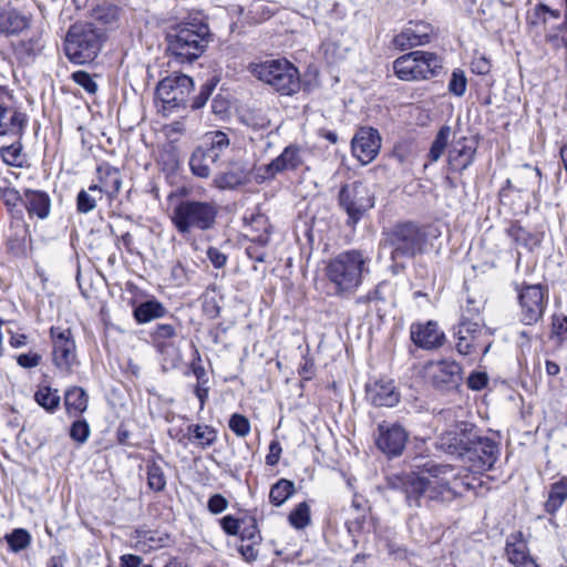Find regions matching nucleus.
Instances as JSON below:
<instances>
[{"mask_svg": "<svg viewBox=\"0 0 567 567\" xmlns=\"http://www.w3.org/2000/svg\"><path fill=\"white\" fill-rule=\"evenodd\" d=\"M439 445L446 453L460 457L473 474L492 470L501 454L498 443L480 435L467 422L455 423L445 430L440 435Z\"/></svg>", "mask_w": 567, "mask_h": 567, "instance_id": "1", "label": "nucleus"}, {"mask_svg": "<svg viewBox=\"0 0 567 567\" xmlns=\"http://www.w3.org/2000/svg\"><path fill=\"white\" fill-rule=\"evenodd\" d=\"M450 478L453 475H449V465L427 463L419 474L398 476L394 486L403 491L410 506H420L422 496L441 502L455 499Z\"/></svg>", "mask_w": 567, "mask_h": 567, "instance_id": "2", "label": "nucleus"}, {"mask_svg": "<svg viewBox=\"0 0 567 567\" xmlns=\"http://www.w3.org/2000/svg\"><path fill=\"white\" fill-rule=\"evenodd\" d=\"M208 24L199 17H189L166 32V52L179 63L197 60L210 42Z\"/></svg>", "mask_w": 567, "mask_h": 567, "instance_id": "3", "label": "nucleus"}, {"mask_svg": "<svg viewBox=\"0 0 567 567\" xmlns=\"http://www.w3.org/2000/svg\"><path fill=\"white\" fill-rule=\"evenodd\" d=\"M370 258L358 249H350L330 259L326 274L334 286L337 295H352L361 286L364 275L369 274Z\"/></svg>", "mask_w": 567, "mask_h": 567, "instance_id": "4", "label": "nucleus"}, {"mask_svg": "<svg viewBox=\"0 0 567 567\" xmlns=\"http://www.w3.org/2000/svg\"><path fill=\"white\" fill-rule=\"evenodd\" d=\"M383 235L384 246L390 249L391 259L398 264H403L427 249L424 229L411 221L396 224Z\"/></svg>", "mask_w": 567, "mask_h": 567, "instance_id": "5", "label": "nucleus"}, {"mask_svg": "<svg viewBox=\"0 0 567 567\" xmlns=\"http://www.w3.org/2000/svg\"><path fill=\"white\" fill-rule=\"evenodd\" d=\"M217 213L213 202L183 199L173 207L169 217L178 234L186 238L194 230L210 229L216 223Z\"/></svg>", "mask_w": 567, "mask_h": 567, "instance_id": "6", "label": "nucleus"}, {"mask_svg": "<svg viewBox=\"0 0 567 567\" xmlns=\"http://www.w3.org/2000/svg\"><path fill=\"white\" fill-rule=\"evenodd\" d=\"M250 73L281 95L290 96L300 90L298 69L287 60H267L249 65Z\"/></svg>", "mask_w": 567, "mask_h": 567, "instance_id": "7", "label": "nucleus"}, {"mask_svg": "<svg viewBox=\"0 0 567 567\" xmlns=\"http://www.w3.org/2000/svg\"><path fill=\"white\" fill-rule=\"evenodd\" d=\"M102 47V34L89 23H75L68 31L64 51L68 59L75 64L93 61Z\"/></svg>", "mask_w": 567, "mask_h": 567, "instance_id": "8", "label": "nucleus"}, {"mask_svg": "<svg viewBox=\"0 0 567 567\" xmlns=\"http://www.w3.org/2000/svg\"><path fill=\"white\" fill-rule=\"evenodd\" d=\"M442 60L432 52L413 51L393 62L395 75L402 81L427 80L442 70Z\"/></svg>", "mask_w": 567, "mask_h": 567, "instance_id": "9", "label": "nucleus"}, {"mask_svg": "<svg viewBox=\"0 0 567 567\" xmlns=\"http://www.w3.org/2000/svg\"><path fill=\"white\" fill-rule=\"evenodd\" d=\"M338 202L348 216L347 224L354 227L374 207V194L365 183L355 181L340 188Z\"/></svg>", "mask_w": 567, "mask_h": 567, "instance_id": "10", "label": "nucleus"}, {"mask_svg": "<svg viewBox=\"0 0 567 567\" xmlns=\"http://www.w3.org/2000/svg\"><path fill=\"white\" fill-rule=\"evenodd\" d=\"M310 152L307 147L290 144L274 158L270 163L262 165L256 169L255 179L258 183H264L268 179H274L277 175L285 172H296L307 166Z\"/></svg>", "mask_w": 567, "mask_h": 567, "instance_id": "11", "label": "nucleus"}, {"mask_svg": "<svg viewBox=\"0 0 567 567\" xmlns=\"http://www.w3.org/2000/svg\"><path fill=\"white\" fill-rule=\"evenodd\" d=\"M456 350L462 355L482 352L485 354L491 348V334L481 322L462 319L455 328Z\"/></svg>", "mask_w": 567, "mask_h": 567, "instance_id": "12", "label": "nucleus"}, {"mask_svg": "<svg viewBox=\"0 0 567 567\" xmlns=\"http://www.w3.org/2000/svg\"><path fill=\"white\" fill-rule=\"evenodd\" d=\"M193 87L192 78L186 74L173 73L157 84L156 96L165 110H172L186 104Z\"/></svg>", "mask_w": 567, "mask_h": 567, "instance_id": "13", "label": "nucleus"}, {"mask_svg": "<svg viewBox=\"0 0 567 567\" xmlns=\"http://www.w3.org/2000/svg\"><path fill=\"white\" fill-rule=\"evenodd\" d=\"M547 295L540 285L525 286L518 293L519 320L524 324H535L544 316Z\"/></svg>", "mask_w": 567, "mask_h": 567, "instance_id": "14", "label": "nucleus"}, {"mask_svg": "<svg viewBox=\"0 0 567 567\" xmlns=\"http://www.w3.org/2000/svg\"><path fill=\"white\" fill-rule=\"evenodd\" d=\"M27 115L16 105L13 94L0 85V136L20 137L27 126Z\"/></svg>", "mask_w": 567, "mask_h": 567, "instance_id": "15", "label": "nucleus"}, {"mask_svg": "<svg viewBox=\"0 0 567 567\" xmlns=\"http://www.w3.org/2000/svg\"><path fill=\"white\" fill-rule=\"evenodd\" d=\"M425 373L431 384L441 391L456 389L462 381V368L453 360L429 362Z\"/></svg>", "mask_w": 567, "mask_h": 567, "instance_id": "16", "label": "nucleus"}, {"mask_svg": "<svg viewBox=\"0 0 567 567\" xmlns=\"http://www.w3.org/2000/svg\"><path fill=\"white\" fill-rule=\"evenodd\" d=\"M408 433L398 423L382 422L378 425L377 446L389 456L400 455L406 444Z\"/></svg>", "mask_w": 567, "mask_h": 567, "instance_id": "17", "label": "nucleus"}, {"mask_svg": "<svg viewBox=\"0 0 567 567\" xmlns=\"http://www.w3.org/2000/svg\"><path fill=\"white\" fill-rule=\"evenodd\" d=\"M53 342V362L60 369L70 371L75 362V343L70 329L52 327L50 329Z\"/></svg>", "mask_w": 567, "mask_h": 567, "instance_id": "18", "label": "nucleus"}, {"mask_svg": "<svg viewBox=\"0 0 567 567\" xmlns=\"http://www.w3.org/2000/svg\"><path fill=\"white\" fill-rule=\"evenodd\" d=\"M381 148V136L372 127H362L352 140V153L363 164L371 163Z\"/></svg>", "mask_w": 567, "mask_h": 567, "instance_id": "19", "label": "nucleus"}, {"mask_svg": "<svg viewBox=\"0 0 567 567\" xmlns=\"http://www.w3.org/2000/svg\"><path fill=\"white\" fill-rule=\"evenodd\" d=\"M245 220L247 221V226L251 229L264 230L260 234L254 235L251 237V244L246 248V254L251 260L264 262L266 257L265 247L269 243L267 218L261 214H251L249 218L245 217Z\"/></svg>", "mask_w": 567, "mask_h": 567, "instance_id": "20", "label": "nucleus"}, {"mask_svg": "<svg viewBox=\"0 0 567 567\" xmlns=\"http://www.w3.org/2000/svg\"><path fill=\"white\" fill-rule=\"evenodd\" d=\"M410 333L414 344L426 350L441 347L445 340L444 332L439 328L435 321L413 323Z\"/></svg>", "mask_w": 567, "mask_h": 567, "instance_id": "21", "label": "nucleus"}, {"mask_svg": "<svg viewBox=\"0 0 567 567\" xmlns=\"http://www.w3.org/2000/svg\"><path fill=\"white\" fill-rule=\"evenodd\" d=\"M505 554L515 567H538L529 554L527 542L522 532H515L507 536Z\"/></svg>", "mask_w": 567, "mask_h": 567, "instance_id": "22", "label": "nucleus"}, {"mask_svg": "<svg viewBox=\"0 0 567 567\" xmlns=\"http://www.w3.org/2000/svg\"><path fill=\"white\" fill-rule=\"evenodd\" d=\"M432 28L425 22H409V24L394 37L393 43L401 50L419 47L430 41Z\"/></svg>", "mask_w": 567, "mask_h": 567, "instance_id": "23", "label": "nucleus"}, {"mask_svg": "<svg viewBox=\"0 0 567 567\" xmlns=\"http://www.w3.org/2000/svg\"><path fill=\"white\" fill-rule=\"evenodd\" d=\"M367 398L375 406L391 408L399 402L400 394L392 381L380 380L367 386Z\"/></svg>", "mask_w": 567, "mask_h": 567, "instance_id": "24", "label": "nucleus"}, {"mask_svg": "<svg viewBox=\"0 0 567 567\" xmlns=\"http://www.w3.org/2000/svg\"><path fill=\"white\" fill-rule=\"evenodd\" d=\"M22 203L30 217L45 219L51 212V199L43 190L25 189Z\"/></svg>", "mask_w": 567, "mask_h": 567, "instance_id": "25", "label": "nucleus"}, {"mask_svg": "<svg viewBox=\"0 0 567 567\" xmlns=\"http://www.w3.org/2000/svg\"><path fill=\"white\" fill-rule=\"evenodd\" d=\"M540 181L542 173L539 168L525 164L515 172L513 179L506 181V184L507 187L517 192H528L533 190L534 186H539Z\"/></svg>", "mask_w": 567, "mask_h": 567, "instance_id": "26", "label": "nucleus"}, {"mask_svg": "<svg viewBox=\"0 0 567 567\" xmlns=\"http://www.w3.org/2000/svg\"><path fill=\"white\" fill-rule=\"evenodd\" d=\"M475 153L476 143L464 137L457 141L450 151V164L456 171H464L473 163Z\"/></svg>", "mask_w": 567, "mask_h": 567, "instance_id": "27", "label": "nucleus"}, {"mask_svg": "<svg viewBox=\"0 0 567 567\" xmlns=\"http://www.w3.org/2000/svg\"><path fill=\"white\" fill-rule=\"evenodd\" d=\"M186 437L196 447L206 450L216 443L217 431L207 424H189Z\"/></svg>", "mask_w": 567, "mask_h": 567, "instance_id": "28", "label": "nucleus"}, {"mask_svg": "<svg viewBox=\"0 0 567 567\" xmlns=\"http://www.w3.org/2000/svg\"><path fill=\"white\" fill-rule=\"evenodd\" d=\"M97 174L100 183L95 185L101 194H106L109 197L115 196L122 186L120 171L110 165H104L97 168Z\"/></svg>", "mask_w": 567, "mask_h": 567, "instance_id": "29", "label": "nucleus"}, {"mask_svg": "<svg viewBox=\"0 0 567 567\" xmlns=\"http://www.w3.org/2000/svg\"><path fill=\"white\" fill-rule=\"evenodd\" d=\"M217 161V155L213 151H206L204 146H199L192 154L189 166L194 175L206 178Z\"/></svg>", "mask_w": 567, "mask_h": 567, "instance_id": "30", "label": "nucleus"}, {"mask_svg": "<svg viewBox=\"0 0 567 567\" xmlns=\"http://www.w3.org/2000/svg\"><path fill=\"white\" fill-rule=\"evenodd\" d=\"M64 405L70 416L82 415L89 405V394L83 388L72 386L64 393Z\"/></svg>", "mask_w": 567, "mask_h": 567, "instance_id": "31", "label": "nucleus"}, {"mask_svg": "<svg viewBox=\"0 0 567 567\" xmlns=\"http://www.w3.org/2000/svg\"><path fill=\"white\" fill-rule=\"evenodd\" d=\"M567 499V477L563 476L549 485L547 499L544 504L545 512L556 514Z\"/></svg>", "mask_w": 567, "mask_h": 567, "instance_id": "32", "label": "nucleus"}, {"mask_svg": "<svg viewBox=\"0 0 567 567\" xmlns=\"http://www.w3.org/2000/svg\"><path fill=\"white\" fill-rule=\"evenodd\" d=\"M165 315L166 308L156 299L144 301L137 305L133 310L134 319L141 324L163 318Z\"/></svg>", "mask_w": 567, "mask_h": 567, "instance_id": "33", "label": "nucleus"}, {"mask_svg": "<svg viewBox=\"0 0 567 567\" xmlns=\"http://www.w3.org/2000/svg\"><path fill=\"white\" fill-rule=\"evenodd\" d=\"M152 341L161 353H165L173 347V340L176 338V328L169 323H158L151 333Z\"/></svg>", "mask_w": 567, "mask_h": 567, "instance_id": "34", "label": "nucleus"}, {"mask_svg": "<svg viewBox=\"0 0 567 567\" xmlns=\"http://www.w3.org/2000/svg\"><path fill=\"white\" fill-rule=\"evenodd\" d=\"M103 195L96 185L89 186L87 189H81L76 196V210L80 214H89L96 208L97 202L102 200Z\"/></svg>", "mask_w": 567, "mask_h": 567, "instance_id": "35", "label": "nucleus"}, {"mask_svg": "<svg viewBox=\"0 0 567 567\" xmlns=\"http://www.w3.org/2000/svg\"><path fill=\"white\" fill-rule=\"evenodd\" d=\"M450 474L453 475V478H450L449 482L455 498L462 496L465 492L475 488L474 482L476 478L467 474L465 470L456 471L454 467L449 465V475Z\"/></svg>", "mask_w": 567, "mask_h": 567, "instance_id": "36", "label": "nucleus"}, {"mask_svg": "<svg viewBox=\"0 0 567 567\" xmlns=\"http://www.w3.org/2000/svg\"><path fill=\"white\" fill-rule=\"evenodd\" d=\"M0 157L9 166L24 167L28 164V156L19 141L0 147Z\"/></svg>", "mask_w": 567, "mask_h": 567, "instance_id": "37", "label": "nucleus"}, {"mask_svg": "<svg viewBox=\"0 0 567 567\" xmlns=\"http://www.w3.org/2000/svg\"><path fill=\"white\" fill-rule=\"evenodd\" d=\"M34 401L49 413H54L60 406L58 390L50 386H39L34 393Z\"/></svg>", "mask_w": 567, "mask_h": 567, "instance_id": "38", "label": "nucleus"}, {"mask_svg": "<svg viewBox=\"0 0 567 567\" xmlns=\"http://www.w3.org/2000/svg\"><path fill=\"white\" fill-rule=\"evenodd\" d=\"M560 18V11L551 9L544 3L536 4L527 13V21L533 25L547 24L549 20H558Z\"/></svg>", "mask_w": 567, "mask_h": 567, "instance_id": "39", "label": "nucleus"}, {"mask_svg": "<svg viewBox=\"0 0 567 567\" xmlns=\"http://www.w3.org/2000/svg\"><path fill=\"white\" fill-rule=\"evenodd\" d=\"M295 492V484L286 478L274 484L269 492V501L275 506L282 505Z\"/></svg>", "mask_w": 567, "mask_h": 567, "instance_id": "40", "label": "nucleus"}, {"mask_svg": "<svg viewBox=\"0 0 567 567\" xmlns=\"http://www.w3.org/2000/svg\"><path fill=\"white\" fill-rule=\"evenodd\" d=\"M451 132L452 130L447 125H444L440 128L429 152L431 162H437L442 157L449 144Z\"/></svg>", "mask_w": 567, "mask_h": 567, "instance_id": "41", "label": "nucleus"}, {"mask_svg": "<svg viewBox=\"0 0 567 567\" xmlns=\"http://www.w3.org/2000/svg\"><path fill=\"white\" fill-rule=\"evenodd\" d=\"M229 147V138L221 131L210 132L206 134V151H213L219 159L220 155Z\"/></svg>", "mask_w": 567, "mask_h": 567, "instance_id": "42", "label": "nucleus"}, {"mask_svg": "<svg viewBox=\"0 0 567 567\" xmlns=\"http://www.w3.org/2000/svg\"><path fill=\"white\" fill-rule=\"evenodd\" d=\"M4 538L13 553L28 548L32 539L30 533L24 528H16L10 534H7Z\"/></svg>", "mask_w": 567, "mask_h": 567, "instance_id": "43", "label": "nucleus"}, {"mask_svg": "<svg viewBox=\"0 0 567 567\" xmlns=\"http://www.w3.org/2000/svg\"><path fill=\"white\" fill-rule=\"evenodd\" d=\"M565 3L564 22L545 34L546 41L555 49L567 48V0H565Z\"/></svg>", "mask_w": 567, "mask_h": 567, "instance_id": "44", "label": "nucleus"}, {"mask_svg": "<svg viewBox=\"0 0 567 567\" xmlns=\"http://www.w3.org/2000/svg\"><path fill=\"white\" fill-rule=\"evenodd\" d=\"M244 171H228L219 174L215 178V184L218 188H235L246 182Z\"/></svg>", "mask_w": 567, "mask_h": 567, "instance_id": "45", "label": "nucleus"}, {"mask_svg": "<svg viewBox=\"0 0 567 567\" xmlns=\"http://www.w3.org/2000/svg\"><path fill=\"white\" fill-rule=\"evenodd\" d=\"M289 523L297 529L305 528L310 523V507L302 502L289 514Z\"/></svg>", "mask_w": 567, "mask_h": 567, "instance_id": "46", "label": "nucleus"}, {"mask_svg": "<svg viewBox=\"0 0 567 567\" xmlns=\"http://www.w3.org/2000/svg\"><path fill=\"white\" fill-rule=\"evenodd\" d=\"M147 483L151 489L161 492L166 486V478L162 467L155 463L147 466Z\"/></svg>", "mask_w": 567, "mask_h": 567, "instance_id": "47", "label": "nucleus"}, {"mask_svg": "<svg viewBox=\"0 0 567 567\" xmlns=\"http://www.w3.org/2000/svg\"><path fill=\"white\" fill-rule=\"evenodd\" d=\"M95 19L105 25H114L120 19V9L115 6H102L95 10Z\"/></svg>", "mask_w": 567, "mask_h": 567, "instance_id": "48", "label": "nucleus"}, {"mask_svg": "<svg viewBox=\"0 0 567 567\" xmlns=\"http://www.w3.org/2000/svg\"><path fill=\"white\" fill-rule=\"evenodd\" d=\"M558 343L567 340V317L564 315H554L551 321V336Z\"/></svg>", "mask_w": 567, "mask_h": 567, "instance_id": "49", "label": "nucleus"}, {"mask_svg": "<svg viewBox=\"0 0 567 567\" xmlns=\"http://www.w3.org/2000/svg\"><path fill=\"white\" fill-rule=\"evenodd\" d=\"M90 434V425L85 420H76L71 424L70 436L73 441L78 442L79 444L85 443Z\"/></svg>", "mask_w": 567, "mask_h": 567, "instance_id": "50", "label": "nucleus"}, {"mask_svg": "<svg viewBox=\"0 0 567 567\" xmlns=\"http://www.w3.org/2000/svg\"><path fill=\"white\" fill-rule=\"evenodd\" d=\"M229 429L239 437H245L250 432V422L249 420L238 413H235L229 419Z\"/></svg>", "mask_w": 567, "mask_h": 567, "instance_id": "51", "label": "nucleus"}, {"mask_svg": "<svg viewBox=\"0 0 567 567\" xmlns=\"http://www.w3.org/2000/svg\"><path fill=\"white\" fill-rule=\"evenodd\" d=\"M467 80L462 70H454L449 82V91L455 96H463L466 91Z\"/></svg>", "mask_w": 567, "mask_h": 567, "instance_id": "52", "label": "nucleus"}, {"mask_svg": "<svg viewBox=\"0 0 567 567\" xmlns=\"http://www.w3.org/2000/svg\"><path fill=\"white\" fill-rule=\"evenodd\" d=\"M71 78L78 85L83 87L87 93L94 94L96 92L97 84L95 83L91 74H89L87 72L76 71L72 73Z\"/></svg>", "mask_w": 567, "mask_h": 567, "instance_id": "53", "label": "nucleus"}, {"mask_svg": "<svg viewBox=\"0 0 567 567\" xmlns=\"http://www.w3.org/2000/svg\"><path fill=\"white\" fill-rule=\"evenodd\" d=\"M220 526L227 535H239L241 520L231 515H226L220 519Z\"/></svg>", "mask_w": 567, "mask_h": 567, "instance_id": "54", "label": "nucleus"}, {"mask_svg": "<svg viewBox=\"0 0 567 567\" xmlns=\"http://www.w3.org/2000/svg\"><path fill=\"white\" fill-rule=\"evenodd\" d=\"M208 509L213 514H220L226 511L228 501L221 494H214L208 499Z\"/></svg>", "mask_w": 567, "mask_h": 567, "instance_id": "55", "label": "nucleus"}, {"mask_svg": "<svg viewBox=\"0 0 567 567\" xmlns=\"http://www.w3.org/2000/svg\"><path fill=\"white\" fill-rule=\"evenodd\" d=\"M20 49L28 56H34L39 52H41V50L43 49V44L41 43L39 38L30 39L28 41L21 42Z\"/></svg>", "mask_w": 567, "mask_h": 567, "instance_id": "56", "label": "nucleus"}, {"mask_svg": "<svg viewBox=\"0 0 567 567\" xmlns=\"http://www.w3.org/2000/svg\"><path fill=\"white\" fill-rule=\"evenodd\" d=\"M213 90L214 85L208 83L204 84L200 87V92L198 93V95L194 99L192 107L195 110L203 107L208 101Z\"/></svg>", "mask_w": 567, "mask_h": 567, "instance_id": "57", "label": "nucleus"}, {"mask_svg": "<svg viewBox=\"0 0 567 567\" xmlns=\"http://www.w3.org/2000/svg\"><path fill=\"white\" fill-rule=\"evenodd\" d=\"M17 362L20 367L30 369L38 367L41 362V355L38 353H22L18 355Z\"/></svg>", "mask_w": 567, "mask_h": 567, "instance_id": "58", "label": "nucleus"}, {"mask_svg": "<svg viewBox=\"0 0 567 567\" xmlns=\"http://www.w3.org/2000/svg\"><path fill=\"white\" fill-rule=\"evenodd\" d=\"M281 452L282 449L280 443L277 440L271 441L269 445V452L266 456V464L269 466H275L280 460Z\"/></svg>", "mask_w": 567, "mask_h": 567, "instance_id": "59", "label": "nucleus"}, {"mask_svg": "<svg viewBox=\"0 0 567 567\" xmlns=\"http://www.w3.org/2000/svg\"><path fill=\"white\" fill-rule=\"evenodd\" d=\"M207 258L213 264L215 268H223L226 264L227 257L221 251H219L215 247H209L207 249Z\"/></svg>", "mask_w": 567, "mask_h": 567, "instance_id": "60", "label": "nucleus"}, {"mask_svg": "<svg viewBox=\"0 0 567 567\" xmlns=\"http://www.w3.org/2000/svg\"><path fill=\"white\" fill-rule=\"evenodd\" d=\"M487 383V377L483 372H473L467 379L468 388L472 390H482Z\"/></svg>", "mask_w": 567, "mask_h": 567, "instance_id": "61", "label": "nucleus"}, {"mask_svg": "<svg viewBox=\"0 0 567 567\" xmlns=\"http://www.w3.org/2000/svg\"><path fill=\"white\" fill-rule=\"evenodd\" d=\"M1 198L4 200L8 206H16L18 202H22L23 195L11 187H7L1 192Z\"/></svg>", "mask_w": 567, "mask_h": 567, "instance_id": "62", "label": "nucleus"}, {"mask_svg": "<svg viewBox=\"0 0 567 567\" xmlns=\"http://www.w3.org/2000/svg\"><path fill=\"white\" fill-rule=\"evenodd\" d=\"M245 122L248 126H251L255 130L265 128L269 125V120H267L265 116H257L251 114H248L245 117Z\"/></svg>", "mask_w": 567, "mask_h": 567, "instance_id": "63", "label": "nucleus"}, {"mask_svg": "<svg viewBox=\"0 0 567 567\" xmlns=\"http://www.w3.org/2000/svg\"><path fill=\"white\" fill-rule=\"evenodd\" d=\"M142 561V557L136 555L126 554L121 556V567H140Z\"/></svg>", "mask_w": 567, "mask_h": 567, "instance_id": "64", "label": "nucleus"}]
</instances>
